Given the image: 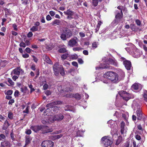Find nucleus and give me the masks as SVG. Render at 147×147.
Returning a JSON list of instances; mask_svg holds the SVG:
<instances>
[{"mask_svg": "<svg viewBox=\"0 0 147 147\" xmlns=\"http://www.w3.org/2000/svg\"><path fill=\"white\" fill-rule=\"evenodd\" d=\"M103 77L110 80L115 83H117L119 81L118 78V74L113 71L106 72L104 74Z\"/></svg>", "mask_w": 147, "mask_h": 147, "instance_id": "obj_1", "label": "nucleus"}, {"mask_svg": "<svg viewBox=\"0 0 147 147\" xmlns=\"http://www.w3.org/2000/svg\"><path fill=\"white\" fill-rule=\"evenodd\" d=\"M101 141L106 147L110 146L112 143V142L110 139V138L108 136H104L102 137L101 139Z\"/></svg>", "mask_w": 147, "mask_h": 147, "instance_id": "obj_2", "label": "nucleus"}, {"mask_svg": "<svg viewBox=\"0 0 147 147\" xmlns=\"http://www.w3.org/2000/svg\"><path fill=\"white\" fill-rule=\"evenodd\" d=\"M119 93L120 96L122 97L123 99L126 101L128 100L131 98L129 96V94L125 91H120Z\"/></svg>", "mask_w": 147, "mask_h": 147, "instance_id": "obj_3", "label": "nucleus"}, {"mask_svg": "<svg viewBox=\"0 0 147 147\" xmlns=\"http://www.w3.org/2000/svg\"><path fill=\"white\" fill-rule=\"evenodd\" d=\"M41 146L42 147H53V142L51 140H45L42 142Z\"/></svg>", "mask_w": 147, "mask_h": 147, "instance_id": "obj_4", "label": "nucleus"}, {"mask_svg": "<svg viewBox=\"0 0 147 147\" xmlns=\"http://www.w3.org/2000/svg\"><path fill=\"white\" fill-rule=\"evenodd\" d=\"M76 38V39L73 38L70 40L68 42V45L71 47L77 46L78 40L77 38Z\"/></svg>", "mask_w": 147, "mask_h": 147, "instance_id": "obj_5", "label": "nucleus"}, {"mask_svg": "<svg viewBox=\"0 0 147 147\" xmlns=\"http://www.w3.org/2000/svg\"><path fill=\"white\" fill-rule=\"evenodd\" d=\"M64 117V116L63 114L60 113L55 115L53 117L52 119L53 121H59L62 120Z\"/></svg>", "mask_w": 147, "mask_h": 147, "instance_id": "obj_6", "label": "nucleus"}, {"mask_svg": "<svg viewBox=\"0 0 147 147\" xmlns=\"http://www.w3.org/2000/svg\"><path fill=\"white\" fill-rule=\"evenodd\" d=\"M45 128V127L41 125L32 126L30 127L31 129L36 132L41 129H44Z\"/></svg>", "mask_w": 147, "mask_h": 147, "instance_id": "obj_7", "label": "nucleus"}, {"mask_svg": "<svg viewBox=\"0 0 147 147\" xmlns=\"http://www.w3.org/2000/svg\"><path fill=\"white\" fill-rule=\"evenodd\" d=\"M63 32L66 34L67 38L70 37L72 35L71 32L67 28L64 29Z\"/></svg>", "mask_w": 147, "mask_h": 147, "instance_id": "obj_8", "label": "nucleus"}, {"mask_svg": "<svg viewBox=\"0 0 147 147\" xmlns=\"http://www.w3.org/2000/svg\"><path fill=\"white\" fill-rule=\"evenodd\" d=\"M123 63L127 70H129L130 69L131 67V63L129 61L126 60L123 61Z\"/></svg>", "mask_w": 147, "mask_h": 147, "instance_id": "obj_9", "label": "nucleus"}, {"mask_svg": "<svg viewBox=\"0 0 147 147\" xmlns=\"http://www.w3.org/2000/svg\"><path fill=\"white\" fill-rule=\"evenodd\" d=\"M136 113L137 116V119L139 120H141L143 117L141 110L140 109H138L136 111Z\"/></svg>", "mask_w": 147, "mask_h": 147, "instance_id": "obj_10", "label": "nucleus"}, {"mask_svg": "<svg viewBox=\"0 0 147 147\" xmlns=\"http://www.w3.org/2000/svg\"><path fill=\"white\" fill-rule=\"evenodd\" d=\"M55 103V102H54L47 104L46 106V107H49V108L47 109L45 111H47L50 108H53V107L54 109H58V108L55 106L56 105Z\"/></svg>", "mask_w": 147, "mask_h": 147, "instance_id": "obj_11", "label": "nucleus"}, {"mask_svg": "<svg viewBox=\"0 0 147 147\" xmlns=\"http://www.w3.org/2000/svg\"><path fill=\"white\" fill-rule=\"evenodd\" d=\"M43 127H45V129L43 130L42 133L43 134L47 133L49 132H52L53 131V129L51 128L48 129V127L47 126H43Z\"/></svg>", "mask_w": 147, "mask_h": 147, "instance_id": "obj_12", "label": "nucleus"}, {"mask_svg": "<svg viewBox=\"0 0 147 147\" xmlns=\"http://www.w3.org/2000/svg\"><path fill=\"white\" fill-rule=\"evenodd\" d=\"M31 139L30 136H26L25 140V144L24 147H27L28 145L30 144Z\"/></svg>", "mask_w": 147, "mask_h": 147, "instance_id": "obj_13", "label": "nucleus"}, {"mask_svg": "<svg viewBox=\"0 0 147 147\" xmlns=\"http://www.w3.org/2000/svg\"><path fill=\"white\" fill-rule=\"evenodd\" d=\"M43 58L46 62L49 64H52V62L49 57L46 55L43 56Z\"/></svg>", "mask_w": 147, "mask_h": 147, "instance_id": "obj_14", "label": "nucleus"}, {"mask_svg": "<svg viewBox=\"0 0 147 147\" xmlns=\"http://www.w3.org/2000/svg\"><path fill=\"white\" fill-rule=\"evenodd\" d=\"M109 62L110 64H111L115 66H117L118 65V63L116 61L111 59H109Z\"/></svg>", "mask_w": 147, "mask_h": 147, "instance_id": "obj_15", "label": "nucleus"}, {"mask_svg": "<svg viewBox=\"0 0 147 147\" xmlns=\"http://www.w3.org/2000/svg\"><path fill=\"white\" fill-rule=\"evenodd\" d=\"M64 13L65 14L68 16H73L74 14V12L70 9H68L66 11H64Z\"/></svg>", "mask_w": 147, "mask_h": 147, "instance_id": "obj_16", "label": "nucleus"}, {"mask_svg": "<svg viewBox=\"0 0 147 147\" xmlns=\"http://www.w3.org/2000/svg\"><path fill=\"white\" fill-rule=\"evenodd\" d=\"M122 12H117V13L115 16V18L117 19H119L122 18L123 16Z\"/></svg>", "mask_w": 147, "mask_h": 147, "instance_id": "obj_17", "label": "nucleus"}, {"mask_svg": "<svg viewBox=\"0 0 147 147\" xmlns=\"http://www.w3.org/2000/svg\"><path fill=\"white\" fill-rule=\"evenodd\" d=\"M61 22L59 20L56 19L53 21L52 23V25H59Z\"/></svg>", "mask_w": 147, "mask_h": 147, "instance_id": "obj_18", "label": "nucleus"}, {"mask_svg": "<svg viewBox=\"0 0 147 147\" xmlns=\"http://www.w3.org/2000/svg\"><path fill=\"white\" fill-rule=\"evenodd\" d=\"M5 146H9L10 147L11 146V144L10 143V142L7 141H5L3 142Z\"/></svg>", "mask_w": 147, "mask_h": 147, "instance_id": "obj_19", "label": "nucleus"}, {"mask_svg": "<svg viewBox=\"0 0 147 147\" xmlns=\"http://www.w3.org/2000/svg\"><path fill=\"white\" fill-rule=\"evenodd\" d=\"M138 85L137 84L135 83L132 86L131 88L132 89L136 90L138 89Z\"/></svg>", "mask_w": 147, "mask_h": 147, "instance_id": "obj_20", "label": "nucleus"}, {"mask_svg": "<svg viewBox=\"0 0 147 147\" xmlns=\"http://www.w3.org/2000/svg\"><path fill=\"white\" fill-rule=\"evenodd\" d=\"M59 67V63H56L53 66V70H58Z\"/></svg>", "mask_w": 147, "mask_h": 147, "instance_id": "obj_21", "label": "nucleus"}, {"mask_svg": "<svg viewBox=\"0 0 147 147\" xmlns=\"http://www.w3.org/2000/svg\"><path fill=\"white\" fill-rule=\"evenodd\" d=\"M13 72L14 74H15L19 75L20 74L18 67L14 69L13 70Z\"/></svg>", "mask_w": 147, "mask_h": 147, "instance_id": "obj_22", "label": "nucleus"}, {"mask_svg": "<svg viewBox=\"0 0 147 147\" xmlns=\"http://www.w3.org/2000/svg\"><path fill=\"white\" fill-rule=\"evenodd\" d=\"M58 51L60 53H63L66 52L67 50L65 48H62L59 49Z\"/></svg>", "mask_w": 147, "mask_h": 147, "instance_id": "obj_23", "label": "nucleus"}, {"mask_svg": "<svg viewBox=\"0 0 147 147\" xmlns=\"http://www.w3.org/2000/svg\"><path fill=\"white\" fill-rule=\"evenodd\" d=\"M60 37L61 38L64 40H66L67 39V36L63 33L61 35Z\"/></svg>", "mask_w": 147, "mask_h": 147, "instance_id": "obj_24", "label": "nucleus"}, {"mask_svg": "<svg viewBox=\"0 0 147 147\" xmlns=\"http://www.w3.org/2000/svg\"><path fill=\"white\" fill-rule=\"evenodd\" d=\"M92 5L94 6H96L98 5V0H92Z\"/></svg>", "mask_w": 147, "mask_h": 147, "instance_id": "obj_25", "label": "nucleus"}, {"mask_svg": "<svg viewBox=\"0 0 147 147\" xmlns=\"http://www.w3.org/2000/svg\"><path fill=\"white\" fill-rule=\"evenodd\" d=\"M30 30L32 32L37 31L38 30V28L36 26H34L30 28Z\"/></svg>", "mask_w": 147, "mask_h": 147, "instance_id": "obj_26", "label": "nucleus"}, {"mask_svg": "<svg viewBox=\"0 0 147 147\" xmlns=\"http://www.w3.org/2000/svg\"><path fill=\"white\" fill-rule=\"evenodd\" d=\"M68 57V54L67 53H65L63 54L61 56V58L62 59H65L67 57Z\"/></svg>", "mask_w": 147, "mask_h": 147, "instance_id": "obj_27", "label": "nucleus"}, {"mask_svg": "<svg viewBox=\"0 0 147 147\" xmlns=\"http://www.w3.org/2000/svg\"><path fill=\"white\" fill-rule=\"evenodd\" d=\"M126 130L125 128H121V135H122L124 136V134L126 133Z\"/></svg>", "mask_w": 147, "mask_h": 147, "instance_id": "obj_28", "label": "nucleus"}, {"mask_svg": "<svg viewBox=\"0 0 147 147\" xmlns=\"http://www.w3.org/2000/svg\"><path fill=\"white\" fill-rule=\"evenodd\" d=\"M8 82L9 83L10 85H8L9 86H13L14 85V82H13L12 80L10 78H9L8 79Z\"/></svg>", "mask_w": 147, "mask_h": 147, "instance_id": "obj_29", "label": "nucleus"}, {"mask_svg": "<svg viewBox=\"0 0 147 147\" xmlns=\"http://www.w3.org/2000/svg\"><path fill=\"white\" fill-rule=\"evenodd\" d=\"M143 96L144 98V100L147 101V91L145 90L144 92Z\"/></svg>", "mask_w": 147, "mask_h": 147, "instance_id": "obj_30", "label": "nucleus"}, {"mask_svg": "<svg viewBox=\"0 0 147 147\" xmlns=\"http://www.w3.org/2000/svg\"><path fill=\"white\" fill-rule=\"evenodd\" d=\"M74 97L77 99L79 100L81 98V96L78 93H77L74 96Z\"/></svg>", "mask_w": 147, "mask_h": 147, "instance_id": "obj_31", "label": "nucleus"}, {"mask_svg": "<svg viewBox=\"0 0 147 147\" xmlns=\"http://www.w3.org/2000/svg\"><path fill=\"white\" fill-rule=\"evenodd\" d=\"M102 24V22L101 21H99L98 22V24L97 25L96 27H97V28L96 29V30H97V31L99 29V28L100 27V26L101 25V24Z\"/></svg>", "mask_w": 147, "mask_h": 147, "instance_id": "obj_32", "label": "nucleus"}, {"mask_svg": "<svg viewBox=\"0 0 147 147\" xmlns=\"http://www.w3.org/2000/svg\"><path fill=\"white\" fill-rule=\"evenodd\" d=\"M45 93L47 96L50 95L51 94V91L49 90H47L45 92Z\"/></svg>", "mask_w": 147, "mask_h": 147, "instance_id": "obj_33", "label": "nucleus"}, {"mask_svg": "<svg viewBox=\"0 0 147 147\" xmlns=\"http://www.w3.org/2000/svg\"><path fill=\"white\" fill-rule=\"evenodd\" d=\"M20 46L21 47H25L26 45L25 43L23 42H22L20 44Z\"/></svg>", "mask_w": 147, "mask_h": 147, "instance_id": "obj_34", "label": "nucleus"}, {"mask_svg": "<svg viewBox=\"0 0 147 147\" xmlns=\"http://www.w3.org/2000/svg\"><path fill=\"white\" fill-rule=\"evenodd\" d=\"M29 106H27L25 110L23 111V112L24 113H29Z\"/></svg>", "mask_w": 147, "mask_h": 147, "instance_id": "obj_35", "label": "nucleus"}, {"mask_svg": "<svg viewBox=\"0 0 147 147\" xmlns=\"http://www.w3.org/2000/svg\"><path fill=\"white\" fill-rule=\"evenodd\" d=\"M125 123L123 121H122L120 125L121 128H125Z\"/></svg>", "mask_w": 147, "mask_h": 147, "instance_id": "obj_36", "label": "nucleus"}, {"mask_svg": "<svg viewBox=\"0 0 147 147\" xmlns=\"http://www.w3.org/2000/svg\"><path fill=\"white\" fill-rule=\"evenodd\" d=\"M10 136L11 139L13 141H14L15 140V138H14V134L13 132H12L10 134Z\"/></svg>", "mask_w": 147, "mask_h": 147, "instance_id": "obj_37", "label": "nucleus"}, {"mask_svg": "<svg viewBox=\"0 0 147 147\" xmlns=\"http://www.w3.org/2000/svg\"><path fill=\"white\" fill-rule=\"evenodd\" d=\"M135 22L138 26H140L141 24V21L139 20H136Z\"/></svg>", "mask_w": 147, "mask_h": 147, "instance_id": "obj_38", "label": "nucleus"}, {"mask_svg": "<svg viewBox=\"0 0 147 147\" xmlns=\"http://www.w3.org/2000/svg\"><path fill=\"white\" fill-rule=\"evenodd\" d=\"M13 93L12 90H8L7 92V94L8 95H11Z\"/></svg>", "mask_w": 147, "mask_h": 147, "instance_id": "obj_39", "label": "nucleus"}, {"mask_svg": "<svg viewBox=\"0 0 147 147\" xmlns=\"http://www.w3.org/2000/svg\"><path fill=\"white\" fill-rule=\"evenodd\" d=\"M8 116V117L11 119L13 118V114L11 112H10L9 113Z\"/></svg>", "mask_w": 147, "mask_h": 147, "instance_id": "obj_40", "label": "nucleus"}, {"mask_svg": "<svg viewBox=\"0 0 147 147\" xmlns=\"http://www.w3.org/2000/svg\"><path fill=\"white\" fill-rule=\"evenodd\" d=\"M26 51L28 53H30L32 51V50L30 48L27 47L25 49Z\"/></svg>", "mask_w": 147, "mask_h": 147, "instance_id": "obj_41", "label": "nucleus"}, {"mask_svg": "<svg viewBox=\"0 0 147 147\" xmlns=\"http://www.w3.org/2000/svg\"><path fill=\"white\" fill-rule=\"evenodd\" d=\"M82 49V48L80 47H75L73 48V50L74 51H79Z\"/></svg>", "mask_w": 147, "mask_h": 147, "instance_id": "obj_42", "label": "nucleus"}, {"mask_svg": "<svg viewBox=\"0 0 147 147\" xmlns=\"http://www.w3.org/2000/svg\"><path fill=\"white\" fill-rule=\"evenodd\" d=\"M136 138L138 140H140L141 139V137L140 136L138 135H137L135 136Z\"/></svg>", "mask_w": 147, "mask_h": 147, "instance_id": "obj_43", "label": "nucleus"}, {"mask_svg": "<svg viewBox=\"0 0 147 147\" xmlns=\"http://www.w3.org/2000/svg\"><path fill=\"white\" fill-rule=\"evenodd\" d=\"M97 46V44L96 42H93L92 44V47H94L95 48H96Z\"/></svg>", "mask_w": 147, "mask_h": 147, "instance_id": "obj_44", "label": "nucleus"}, {"mask_svg": "<svg viewBox=\"0 0 147 147\" xmlns=\"http://www.w3.org/2000/svg\"><path fill=\"white\" fill-rule=\"evenodd\" d=\"M62 136V135L61 134L58 135H55V139H57L60 138Z\"/></svg>", "mask_w": 147, "mask_h": 147, "instance_id": "obj_45", "label": "nucleus"}, {"mask_svg": "<svg viewBox=\"0 0 147 147\" xmlns=\"http://www.w3.org/2000/svg\"><path fill=\"white\" fill-rule=\"evenodd\" d=\"M33 35V34L32 32H29L27 34V36L28 38H30Z\"/></svg>", "mask_w": 147, "mask_h": 147, "instance_id": "obj_46", "label": "nucleus"}, {"mask_svg": "<svg viewBox=\"0 0 147 147\" xmlns=\"http://www.w3.org/2000/svg\"><path fill=\"white\" fill-rule=\"evenodd\" d=\"M48 85L47 84H45L43 86V88L44 90H46L48 88Z\"/></svg>", "mask_w": 147, "mask_h": 147, "instance_id": "obj_47", "label": "nucleus"}, {"mask_svg": "<svg viewBox=\"0 0 147 147\" xmlns=\"http://www.w3.org/2000/svg\"><path fill=\"white\" fill-rule=\"evenodd\" d=\"M78 63L80 64H82L84 62L82 59L80 58L78 59Z\"/></svg>", "mask_w": 147, "mask_h": 147, "instance_id": "obj_48", "label": "nucleus"}, {"mask_svg": "<svg viewBox=\"0 0 147 147\" xmlns=\"http://www.w3.org/2000/svg\"><path fill=\"white\" fill-rule=\"evenodd\" d=\"M4 125L8 127L10 125L8 121H6L4 123Z\"/></svg>", "mask_w": 147, "mask_h": 147, "instance_id": "obj_49", "label": "nucleus"}, {"mask_svg": "<svg viewBox=\"0 0 147 147\" xmlns=\"http://www.w3.org/2000/svg\"><path fill=\"white\" fill-rule=\"evenodd\" d=\"M19 92L18 90H16L14 93V96L16 97L18 96Z\"/></svg>", "mask_w": 147, "mask_h": 147, "instance_id": "obj_50", "label": "nucleus"}, {"mask_svg": "<svg viewBox=\"0 0 147 147\" xmlns=\"http://www.w3.org/2000/svg\"><path fill=\"white\" fill-rule=\"evenodd\" d=\"M53 70L56 76H57L59 74L58 70Z\"/></svg>", "mask_w": 147, "mask_h": 147, "instance_id": "obj_51", "label": "nucleus"}, {"mask_svg": "<svg viewBox=\"0 0 147 147\" xmlns=\"http://www.w3.org/2000/svg\"><path fill=\"white\" fill-rule=\"evenodd\" d=\"M49 13L52 16H53L55 15V12L53 11H51L49 12Z\"/></svg>", "mask_w": 147, "mask_h": 147, "instance_id": "obj_52", "label": "nucleus"}, {"mask_svg": "<svg viewBox=\"0 0 147 147\" xmlns=\"http://www.w3.org/2000/svg\"><path fill=\"white\" fill-rule=\"evenodd\" d=\"M22 57L24 58H27L29 57V55L27 53H26L22 55Z\"/></svg>", "mask_w": 147, "mask_h": 147, "instance_id": "obj_53", "label": "nucleus"}, {"mask_svg": "<svg viewBox=\"0 0 147 147\" xmlns=\"http://www.w3.org/2000/svg\"><path fill=\"white\" fill-rule=\"evenodd\" d=\"M14 102V100L13 99H11L9 101L8 104L9 105H12Z\"/></svg>", "mask_w": 147, "mask_h": 147, "instance_id": "obj_54", "label": "nucleus"}, {"mask_svg": "<svg viewBox=\"0 0 147 147\" xmlns=\"http://www.w3.org/2000/svg\"><path fill=\"white\" fill-rule=\"evenodd\" d=\"M31 133V131L30 129H28L26 131V133L27 134H30Z\"/></svg>", "mask_w": 147, "mask_h": 147, "instance_id": "obj_55", "label": "nucleus"}, {"mask_svg": "<svg viewBox=\"0 0 147 147\" xmlns=\"http://www.w3.org/2000/svg\"><path fill=\"white\" fill-rule=\"evenodd\" d=\"M72 65L76 67H78V64L77 62L75 61H74L72 62Z\"/></svg>", "mask_w": 147, "mask_h": 147, "instance_id": "obj_56", "label": "nucleus"}, {"mask_svg": "<svg viewBox=\"0 0 147 147\" xmlns=\"http://www.w3.org/2000/svg\"><path fill=\"white\" fill-rule=\"evenodd\" d=\"M83 53L85 55H88V53L87 51L85 50L83 52Z\"/></svg>", "mask_w": 147, "mask_h": 147, "instance_id": "obj_57", "label": "nucleus"}, {"mask_svg": "<svg viewBox=\"0 0 147 147\" xmlns=\"http://www.w3.org/2000/svg\"><path fill=\"white\" fill-rule=\"evenodd\" d=\"M51 18L49 15H48L46 17V19L48 20L49 21L51 20Z\"/></svg>", "mask_w": 147, "mask_h": 147, "instance_id": "obj_58", "label": "nucleus"}, {"mask_svg": "<svg viewBox=\"0 0 147 147\" xmlns=\"http://www.w3.org/2000/svg\"><path fill=\"white\" fill-rule=\"evenodd\" d=\"M59 72L62 76H63L65 75V73L64 70L59 71Z\"/></svg>", "mask_w": 147, "mask_h": 147, "instance_id": "obj_59", "label": "nucleus"}, {"mask_svg": "<svg viewBox=\"0 0 147 147\" xmlns=\"http://www.w3.org/2000/svg\"><path fill=\"white\" fill-rule=\"evenodd\" d=\"M22 3L23 4L26 5L27 3V0H22Z\"/></svg>", "mask_w": 147, "mask_h": 147, "instance_id": "obj_60", "label": "nucleus"}, {"mask_svg": "<svg viewBox=\"0 0 147 147\" xmlns=\"http://www.w3.org/2000/svg\"><path fill=\"white\" fill-rule=\"evenodd\" d=\"M27 89V88L26 87H25L24 89L21 88V91L22 92H25V90Z\"/></svg>", "mask_w": 147, "mask_h": 147, "instance_id": "obj_61", "label": "nucleus"}, {"mask_svg": "<svg viewBox=\"0 0 147 147\" xmlns=\"http://www.w3.org/2000/svg\"><path fill=\"white\" fill-rule=\"evenodd\" d=\"M79 34H80V36L81 37H84L85 36V34L82 32H80L79 33Z\"/></svg>", "mask_w": 147, "mask_h": 147, "instance_id": "obj_62", "label": "nucleus"}, {"mask_svg": "<svg viewBox=\"0 0 147 147\" xmlns=\"http://www.w3.org/2000/svg\"><path fill=\"white\" fill-rule=\"evenodd\" d=\"M64 90L65 91L67 92H68L70 91H71V90H70V88L69 87H67L65 88L64 89Z\"/></svg>", "mask_w": 147, "mask_h": 147, "instance_id": "obj_63", "label": "nucleus"}, {"mask_svg": "<svg viewBox=\"0 0 147 147\" xmlns=\"http://www.w3.org/2000/svg\"><path fill=\"white\" fill-rule=\"evenodd\" d=\"M31 69L33 70H35V66L34 65H32L31 67Z\"/></svg>", "mask_w": 147, "mask_h": 147, "instance_id": "obj_64", "label": "nucleus"}]
</instances>
